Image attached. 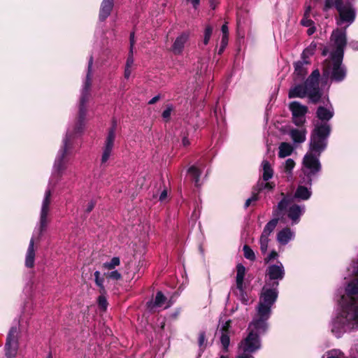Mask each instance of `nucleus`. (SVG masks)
I'll use <instances>...</instances> for the list:
<instances>
[{"label":"nucleus","mask_w":358,"mask_h":358,"mask_svg":"<svg viewBox=\"0 0 358 358\" xmlns=\"http://www.w3.org/2000/svg\"><path fill=\"white\" fill-rule=\"evenodd\" d=\"M346 273L336 290L337 308L329 323L331 332L338 338L358 329V255L352 259Z\"/></svg>","instance_id":"nucleus-1"},{"label":"nucleus","mask_w":358,"mask_h":358,"mask_svg":"<svg viewBox=\"0 0 358 358\" xmlns=\"http://www.w3.org/2000/svg\"><path fill=\"white\" fill-rule=\"evenodd\" d=\"M93 57L90 56L88 61L87 72L84 80L78 104V120L74 125L68 128L65 137L62 140V145L56 155L49 186H55L61 179L67 169L69 162L68 156L72 150V141L78 134H80L85 128V123L87 113V103L90 99V90L92 80Z\"/></svg>","instance_id":"nucleus-2"},{"label":"nucleus","mask_w":358,"mask_h":358,"mask_svg":"<svg viewBox=\"0 0 358 358\" xmlns=\"http://www.w3.org/2000/svg\"><path fill=\"white\" fill-rule=\"evenodd\" d=\"M336 29L331 36L335 50L331 53L330 57L327 59L322 64L323 77L330 78L333 81L341 82L346 76V69L342 62L344 55V48L347 44L346 28Z\"/></svg>","instance_id":"nucleus-3"},{"label":"nucleus","mask_w":358,"mask_h":358,"mask_svg":"<svg viewBox=\"0 0 358 358\" xmlns=\"http://www.w3.org/2000/svg\"><path fill=\"white\" fill-rule=\"evenodd\" d=\"M51 197L52 190L48 187L44 193L41 202L38 226L29 241V243L26 251L24 264L27 268H31L34 266L36 250V248L34 245V242L35 241L40 240L43 232L46 230L50 222L49 216L51 213L52 203Z\"/></svg>","instance_id":"nucleus-4"},{"label":"nucleus","mask_w":358,"mask_h":358,"mask_svg":"<svg viewBox=\"0 0 358 358\" xmlns=\"http://www.w3.org/2000/svg\"><path fill=\"white\" fill-rule=\"evenodd\" d=\"M320 76L319 70L315 69L305 82H294L289 90V98H304L308 96L311 102H318L322 96L319 87Z\"/></svg>","instance_id":"nucleus-5"},{"label":"nucleus","mask_w":358,"mask_h":358,"mask_svg":"<svg viewBox=\"0 0 358 358\" xmlns=\"http://www.w3.org/2000/svg\"><path fill=\"white\" fill-rule=\"evenodd\" d=\"M268 329V323L252 318L247 329V336L239 343L240 352L255 353L262 347L261 336Z\"/></svg>","instance_id":"nucleus-6"},{"label":"nucleus","mask_w":358,"mask_h":358,"mask_svg":"<svg viewBox=\"0 0 358 358\" xmlns=\"http://www.w3.org/2000/svg\"><path fill=\"white\" fill-rule=\"evenodd\" d=\"M278 296V287L264 284L259 294V301L255 308V314L252 318L268 323V320L272 314V308Z\"/></svg>","instance_id":"nucleus-7"},{"label":"nucleus","mask_w":358,"mask_h":358,"mask_svg":"<svg viewBox=\"0 0 358 358\" xmlns=\"http://www.w3.org/2000/svg\"><path fill=\"white\" fill-rule=\"evenodd\" d=\"M282 199L273 208V215L283 217L285 216L289 221L291 225L294 226L299 223L301 217L306 212V206L303 204L292 203L291 196L281 193Z\"/></svg>","instance_id":"nucleus-8"},{"label":"nucleus","mask_w":358,"mask_h":358,"mask_svg":"<svg viewBox=\"0 0 358 358\" xmlns=\"http://www.w3.org/2000/svg\"><path fill=\"white\" fill-rule=\"evenodd\" d=\"M330 133L331 126L329 123L315 122L310 134L309 149L307 152L320 156L327 147Z\"/></svg>","instance_id":"nucleus-9"},{"label":"nucleus","mask_w":358,"mask_h":358,"mask_svg":"<svg viewBox=\"0 0 358 358\" xmlns=\"http://www.w3.org/2000/svg\"><path fill=\"white\" fill-rule=\"evenodd\" d=\"M334 7L337 9L339 13V17L337 20L338 25L341 26L346 24V27H349L355 21L356 12L350 3H343V0H325L324 10H328Z\"/></svg>","instance_id":"nucleus-10"},{"label":"nucleus","mask_w":358,"mask_h":358,"mask_svg":"<svg viewBox=\"0 0 358 358\" xmlns=\"http://www.w3.org/2000/svg\"><path fill=\"white\" fill-rule=\"evenodd\" d=\"M320 157L310 152H306L303 157L301 176L303 183L310 184L319 176L322 170Z\"/></svg>","instance_id":"nucleus-11"},{"label":"nucleus","mask_w":358,"mask_h":358,"mask_svg":"<svg viewBox=\"0 0 358 358\" xmlns=\"http://www.w3.org/2000/svg\"><path fill=\"white\" fill-rule=\"evenodd\" d=\"M285 275V270L282 263L277 261L275 264H269L265 270L264 284L278 287L279 282Z\"/></svg>","instance_id":"nucleus-12"},{"label":"nucleus","mask_w":358,"mask_h":358,"mask_svg":"<svg viewBox=\"0 0 358 358\" xmlns=\"http://www.w3.org/2000/svg\"><path fill=\"white\" fill-rule=\"evenodd\" d=\"M116 129L117 123L113 120L112 126L108 129L103 141L101 157V164L102 165L106 164L113 155L116 137Z\"/></svg>","instance_id":"nucleus-13"},{"label":"nucleus","mask_w":358,"mask_h":358,"mask_svg":"<svg viewBox=\"0 0 358 358\" xmlns=\"http://www.w3.org/2000/svg\"><path fill=\"white\" fill-rule=\"evenodd\" d=\"M19 330L13 327L9 330L5 345L6 356L7 358H14L17 352L19 343Z\"/></svg>","instance_id":"nucleus-14"},{"label":"nucleus","mask_w":358,"mask_h":358,"mask_svg":"<svg viewBox=\"0 0 358 358\" xmlns=\"http://www.w3.org/2000/svg\"><path fill=\"white\" fill-rule=\"evenodd\" d=\"M289 109L292 112V121L298 127L303 126L306 122V115L308 113V107L301 104L299 101H292L289 105Z\"/></svg>","instance_id":"nucleus-15"},{"label":"nucleus","mask_w":358,"mask_h":358,"mask_svg":"<svg viewBox=\"0 0 358 358\" xmlns=\"http://www.w3.org/2000/svg\"><path fill=\"white\" fill-rule=\"evenodd\" d=\"M245 275V268L242 264H238L236 266V294L238 296L240 300L247 304L248 303V298L244 291L243 281Z\"/></svg>","instance_id":"nucleus-16"},{"label":"nucleus","mask_w":358,"mask_h":358,"mask_svg":"<svg viewBox=\"0 0 358 358\" xmlns=\"http://www.w3.org/2000/svg\"><path fill=\"white\" fill-rule=\"evenodd\" d=\"M312 184L309 183H303L302 178H300L299 183L294 193L293 196L291 198L292 201L294 199L301 201H307L312 196Z\"/></svg>","instance_id":"nucleus-17"},{"label":"nucleus","mask_w":358,"mask_h":358,"mask_svg":"<svg viewBox=\"0 0 358 358\" xmlns=\"http://www.w3.org/2000/svg\"><path fill=\"white\" fill-rule=\"evenodd\" d=\"M308 60L298 61L294 63V72L293 73V82H303L308 73L307 66Z\"/></svg>","instance_id":"nucleus-18"},{"label":"nucleus","mask_w":358,"mask_h":358,"mask_svg":"<svg viewBox=\"0 0 358 358\" xmlns=\"http://www.w3.org/2000/svg\"><path fill=\"white\" fill-rule=\"evenodd\" d=\"M295 238V231L289 227H285L276 234V241L280 245H286Z\"/></svg>","instance_id":"nucleus-19"},{"label":"nucleus","mask_w":358,"mask_h":358,"mask_svg":"<svg viewBox=\"0 0 358 358\" xmlns=\"http://www.w3.org/2000/svg\"><path fill=\"white\" fill-rule=\"evenodd\" d=\"M317 117L320 120L317 122H327L333 117L334 110L332 106L328 103L326 106H319L316 112Z\"/></svg>","instance_id":"nucleus-20"},{"label":"nucleus","mask_w":358,"mask_h":358,"mask_svg":"<svg viewBox=\"0 0 358 358\" xmlns=\"http://www.w3.org/2000/svg\"><path fill=\"white\" fill-rule=\"evenodd\" d=\"M230 321H227L220 327V331L221 333L220 336V343L223 348V350L225 352H227L229 350V344H230Z\"/></svg>","instance_id":"nucleus-21"},{"label":"nucleus","mask_w":358,"mask_h":358,"mask_svg":"<svg viewBox=\"0 0 358 358\" xmlns=\"http://www.w3.org/2000/svg\"><path fill=\"white\" fill-rule=\"evenodd\" d=\"M189 34L188 32H183L176 38L172 45V51L175 55L182 54L185 45L189 40Z\"/></svg>","instance_id":"nucleus-22"},{"label":"nucleus","mask_w":358,"mask_h":358,"mask_svg":"<svg viewBox=\"0 0 358 358\" xmlns=\"http://www.w3.org/2000/svg\"><path fill=\"white\" fill-rule=\"evenodd\" d=\"M307 134V129L303 126H300L299 128L291 129L289 131V136L292 138V141L297 143H302L306 141Z\"/></svg>","instance_id":"nucleus-23"},{"label":"nucleus","mask_w":358,"mask_h":358,"mask_svg":"<svg viewBox=\"0 0 358 358\" xmlns=\"http://www.w3.org/2000/svg\"><path fill=\"white\" fill-rule=\"evenodd\" d=\"M203 168V164L201 162H197L188 169L187 173L192 178V180L194 181L196 187H199L201 185L200 182V176L202 173Z\"/></svg>","instance_id":"nucleus-24"},{"label":"nucleus","mask_w":358,"mask_h":358,"mask_svg":"<svg viewBox=\"0 0 358 358\" xmlns=\"http://www.w3.org/2000/svg\"><path fill=\"white\" fill-rule=\"evenodd\" d=\"M171 304L172 303L170 301H167L162 292H158L156 294L155 301L153 302H150L148 307L151 310H153L155 308H168L171 306Z\"/></svg>","instance_id":"nucleus-25"},{"label":"nucleus","mask_w":358,"mask_h":358,"mask_svg":"<svg viewBox=\"0 0 358 358\" xmlns=\"http://www.w3.org/2000/svg\"><path fill=\"white\" fill-rule=\"evenodd\" d=\"M113 1L114 0H103L99 11L100 20L103 21L110 15L113 8Z\"/></svg>","instance_id":"nucleus-26"},{"label":"nucleus","mask_w":358,"mask_h":358,"mask_svg":"<svg viewBox=\"0 0 358 358\" xmlns=\"http://www.w3.org/2000/svg\"><path fill=\"white\" fill-rule=\"evenodd\" d=\"M262 179L264 181H268L273 176V169L271 167V164L264 160L262 163Z\"/></svg>","instance_id":"nucleus-27"},{"label":"nucleus","mask_w":358,"mask_h":358,"mask_svg":"<svg viewBox=\"0 0 358 358\" xmlns=\"http://www.w3.org/2000/svg\"><path fill=\"white\" fill-rule=\"evenodd\" d=\"M278 157L280 158H285L292 155L294 151L293 146L286 142H282L279 145Z\"/></svg>","instance_id":"nucleus-28"},{"label":"nucleus","mask_w":358,"mask_h":358,"mask_svg":"<svg viewBox=\"0 0 358 358\" xmlns=\"http://www.w3.org/2000/svg\"><path fill=\"white\" fill-rule=\"evenodd\" d=\"M280 217H276L271 220L264 227L262 234L270 236L271 233L274 231L278 223Z\"/></svg>","instance_id":"nucleus-29"},{"label":"nucleus","mask_w":358,"mask_h":358,"mask_svg":"<svg viewBox=\"0 0 358 358\" xmlns=\"http://www.w3.org/2000/svg\"><path fill=\"white\" fill-rule=\"evenodd\" d=\"M317 49V43L314 41L311 42V43L303 51L301 55V59L303 60H308V59L314 55Z\"/></svg>","instance_id":"nucleus-30"},{"label":"nucleus","mask_w":358,"mask_h":358,"mask_svg":"<svg viewBox=\"0 0 358 358\" xmlns=\"http://www.w3.org/2000/svg\"><path fill=\"white\" fill-rule=\"evenodd\" d=\"M269 237L270 236L264 235L263 234H262L260 236V238L259 240V248H260L261 252L263 255H265L267 252L268 248V243L271 241Z\"/></svg>","instance_id":"nucleus-31"},{"label":"nucleus","mask_w":358,"mask_h":358,"mask_svg":"<svg viewBox=\"0 0 358 358\" xmlns=\"http://www.w3.org/2000/svg\"><path fill=\"white\" fill-rule=\"evenodd\" d=\"M322 358H345V356L341 350L332 349L325 352Z\"/></svg>","instance_id":"nucleus-32"},{"label":"nucleus","mask_w":358,"mask_h":358,"mask_svg":"<svg viewBox=\"0 0 358 358\" xmlns=\"http://www.w3.org/2000/svg\"><path fill=\"white\" fill-rule=\"evenodd\" d=\"M295 166V162L292 159H287L284 165V172H285L287 174L288 180H289V178H292V171Z\"/></svg>","instance_id":"nucleus-33"},{"label":"nucleus","mask_w":358,"mask_h":358,"mask_svg":"<svg viewBox=\"0 0 358 358\" xmlns=\"http://www.w3.org/2000/svg\"><path fill=\"white\" fill-rule=\"evenodd\" d=\"M120 264V259L117 257H113L109 262L103 263V267L107 270H113Z\"/></svg>","instance_id":"nucleus-34"},{"label":"nucleus","mask_w":358,"mask_h":358,"mask_svg":"<svg viewBox=\"0 0 358 358\" xmlns=\"http://www.w3.org/2000/svg\"><path fill=\"white\" fill-rule=\"evenodd\" d=\"M100 272L99 271H96L94 273L95 278V283L100 288V293L105 294L106 290L103 286L104 279L100 277Z\"/></svg>","instance_id":"nucleus-35"},{"label":"nucleus","mask_w":358,"mask_h":358,"mask_svg":"<svg viewBox=\"0 0 358 358\" xmlns=\"http://www.w3.org/2000/svg\"><path fill=\"white\" fill-rule=\"evenodd\" d=\"M244 257L250 261L256 259V255L253 250L247 245H245L243 248Z\"/></svg>","instance_id":"nucleus-36"},{"label":"nucleus","mask_w":358,"mask_h":358,"mask_svg":"<svg viewBox=\"0 0 358 358\" xmlns=\"http://www.w3.org/2000/svg\"><path fill=\"white\" fill-rule=\"evenodd\" d=\"M258 186L259 190L267 189L268 191H271L274 188L275 184L273 182L264 181L259 182Z\"/></svg>","instance_id":"nucleus-37"},{"label":"nucleus","mask_w":358,"mask_h":358,"mask_svg":"<svg viewBox=\"0 0 358 358\" xmlns=\"http://www.w3.org/2000/svg\"><path fill=\"white\" fill-rule=\"evenodd\" d=\"M213 33V28L210 26H207L204 31V38L203 43L204 45H207Z\"/></svg>","instance_id":"nucleus-38"},{"label":"nucleus","mask_w":358,"mask_h":358,"mask_svg":"<svg viewBox=\"0 0 358 358\" xmlns=\"http://www.w3.org/2000/svg\"><path fill=\"white\" fill-rule=\"evenodd\" d=\"M278 253L275 250L271 251L267 256L264 259L265 264H271V262L278 259Z\"/></svg>","instance_id":"nucleus-39"},{"label":"nucleus","mask_w":358,"mask_h":358,"mask_svg":"<svg viewBox=\"0 0 358 358\" xmlns=\"http://www.w3.org/2000/svg\"><path fill=\"white\" fill-rule=\"evenodd\" d=\"M98 304L101 309L106 310L107 308L108 303L104 294H101L98 298Z\"/></svg>","instance_id":"nucleus-40"},{"label":"nucleus","mask_w":358,"mask_h":358,"mask_svg":"<svg viewBox=\"0 0 358 358\" xmlns=\"http://www.w3.org/2000/svg\"><path fill=\"white\" fill-rule=\"evenodd\" d=\"M173 110L172 105H167L166 109L162 113V117L165 121H168L170 119L171 112Z\"/></svg>","instance_id":"nucleus-41"},{"label":"nucleus","mask_w":358,"mask_h":358,"mask_svg":"<svg viewBox=\"0 0 358 358\" xmlns=\"http://www.w3.org/2000/svg\"><path fill=\"white\" fill-rule=\"evenodd\" d=\"M107 276L112 280H120L122 278V275L117 270L108 272Z\"/></svg>","instance_id":"nucleus-42"},{"label":"nucleus","mask_w":358,"mask_h":358,"mask_svg":"<svg viewBox=\"0 0 358 358\" xmlns=\"http://www.w3.org/2000/svg\"><path fill=\"white\" fill-rule=\"evenodd\" d=\"M133 52H134V51L131 52L129 51L128 57L127 59L125 67L133 68L134 64Z\"/></svg>","instance_id":"nucleus-43"},{"label":"nucleus","mask_w":358,"mask_h":358,"mask_svg":"<svg viewBox=\"0 0 358 358\" xmlns=\"http://www.w3.org/2000/svg\"><path fill=\"white\" fill-rule=\"evenodd\" d=\"M301 24L304 27H311L314 24V22L312 20L309 18V17L303 16V19L301 21Z\"/></svg>","instance_id":"nucleus-44"},{"label":"nucleus","mask_w":358,"mask_h":358,"mask_svg":"<svg viewBox=\"0 0 358 358\" xmlns=\"http://www.w3.org/2000/svg\"><path fill=\"white\" fill-rule=\"evenodd\" d=\"M228 43V37H222V41H221V45L220 48L217 52L218 55H221L224 50L225 49L226 46Z\"/></svg>","instance_id":"nucleus-45"},{"label":"nucleus","mask_w":358,"mask_h":358,"mask_svg":"<svg viewBox=\"0 0 358 358\" xmlns=\"http://www.w3.org/2000/svg\"><path fill=\"white\" fill-rule=\"evenodd\" d=\"M95 204H96V202L93 200H91L90 201H89L86 206V208L85 210V212L90 213L94 209Z\"/></svg>","instance_id":"nucleus-46"},{"label":"nucleus","mask_w":358,"mask_h":358,"mask_svg":"<svg viewBox=\"0 0 358 358\" xmlns=\"http://www.w3.org/2000/svg\"><path fill=\"white\" fill-rule=\"evenodd\" d=\"M258 199L257 195L254 194L250 198L248 199L245 203V208H248L250 203Z\"/></svg>","instance_id":"nucleus-47"},{"label":"nucleus","mask_w":358,"mask_h":358,"mask_svg":"<svg viewBox=\"0 0 358 358\" xmlns=\"http://www.w3.org/2000/svg\"><path fill=\"white\" fill-rule=\"evenodd\" d=\"M129 41H130L129 51L131 52L134 51V44H135V38H134V32L131 33Z\"/></svg>","instance_id":"nucleus-48"},{"label":"nucleus","mask_w":358,"mask_h":358,"mask_svg":"<svg viewBox=\"0 0 358 358\" xmlns=\"http://www.w3.org/2000/svg\"><path fill=\"white\" fill-rule=\"evenodd\" d=\"M206 342V335L205 333H200L199 336V346H202Z\"/></svg>","instance_id":"nucleus-49"},{"label":"nucleus","mask_w":358,"mask_h":358,"mask_svg":"<svg viewBox=\"0 0 358 358\" xmlns=\"http://www.w3.org/2000/svg\"><path fill=\"white\" fill-rule=\"evenodd\" d=\"M251 354L252 353L241 352V354H239L236 358H255Z\"/></svg>","instance_id":"nucleus-50"},{"label":"nucleus","mask_w":358,"mask_h":358,"mask_svg":"<svg viewBox=\"0 0 358 358\" xmlns=\"http://www.w3.org/2000/svg\"><path fill=\"white\" fill-rule=\"evenodd\" d=\"M132 69L133 68H129V67L124 68V76L126 79L129 78V77L131 74V72H132Z\"/></svg>","instance_id":"nucleus-51"},{"label":"nucleus","mask_w":358,"mask_h":358,"mask_svg":"<svg viewBox=\"0 0 358 358\" xmlns=\"http://www.w3.org/2000/svg\"><path fill=\"white\" fill-rule=\"evenodd\" d=\"M221 30L223 34L222 37H228L229 29L227 24H224L222 26Z\"/></svg>","instance_id":"nucleus-52"},{"label":"nucleus","mask_w":358,"mask_h":358,"mask_svg":"<svg viewBox=\"0 0 358 358\" xmlns=\"http://www.w3.org/2000/svg\"><path fill=\"white\" fill-rule=\"evenodd\" d=\"M166 198H167V192H166V190H164L160 194L159 199L160 201L163 202L166 199Z\"/></svg>","instance_id":"nucleus-53"},{"label":"nucleus","mask_w":358,"mask_h":358,"mask_svg":"<svg viewBox=\"0 0 358 358\" xmlns=\"http://www.w3.org/2000/svg\"><path fill=\"white\" fill-rule=\"evenodd\" d=\"M350 45L352 47L353 50L358 51V41H351L350 43Z\"/></svg>","instance_id":"nucleus-54"},{"label":"nucleus","mask_w":358,"mask_h":358,"mask_svg":"<svg viewBox=\"0 0 358 358\" xmlns=\"http://www.w3.org/2000/svg\"><path fill=\"white\" fill-rule=\"evenodd\" d=\"M315 31V27L312 25L311 27H308V29L307 31V34L310 36L312 34H313Z\"/></svg>","instance_id":"nucleus-55"},{"label":"nucleus","mask_w":358,"mask_h":358,"mask_svg":"<svg viewBox=\"0 0 358 358\" xmlns=\"http://www.w3.org/2000/svg\"><path fill=\"white\" fill-rule=\"evenodd\" d=\"M159 99V96L157 95V96H154L153 98H152L149 101H148V103L149 104H154L155 103H156L158 100Z\"/></svg>","instance_id":"nucleus-56"},{"label":"nucleus","mask_w":358,"mask_h":358,"mask_svg":"<svg viewBox=\"0 0 358 358\" xmlns=\"http://www.w3.org/2000/svg\"><path fill=\"white\" fill-rule=\"evenodd\" d=\"M193 6L194 8H196L200 2V0H188Z\"/></svg>","instance_id":"nucleus-57"},{"label":"nucleus","mask_w":358,"mask_h":358,"mask_svg":"<svg viewBox=\"0 0 358 358\" xmlns=\"http://www.w3.org/2000/svg\"><path fill=\"white\" fill-rule=\"evenodd\" d=\"M310 10H311V7L310 6H307L306 8V10L304 12V16L309 17Z\"/></svg>","instance_id":"nucleus-58"},{"label":"nucleus","mask_w":358,"mask_h":358,"mask_svg":"<svg viewBox=\"0 0 358 358\" xmlns=\"http://www.w3.org/2000/svg\"><path fill=\"white\" fill-rule=\"evenodd\" d=\"M182 144L185 146H187L189 144V141L187 138H183L182 139Z\"/></svg>","instance_id":"nucleus-59"},{"label":"nucleus","mask_w":358,"mask_h":358,"mask_svg":"<svg viewBox=\"0 0 358 358\" xmlns=\"http://www.w3.org/2000/svg\"><path fill=\"white\" fill-rule=\"evenodd\" d=\"M220 358H229L227 356L221 355Z\"/></svg>","instance_id":"nucleus-60"},{"label":"nucleus","mask_w":358,"mask_h":358,"mask_svg":"<svg viewBox=\"0 0 358 358\" xmlns=\"http://www.w3.org/2000/svg\"><path fill=\"white\" fill-rule=\"evenodd\" d=\"M48 358H52V357H51L50 356H49V357H48Z\"/></svg>","instance_id":"nucleus-61"}]
</instances>
